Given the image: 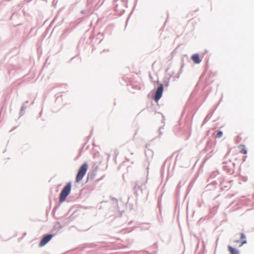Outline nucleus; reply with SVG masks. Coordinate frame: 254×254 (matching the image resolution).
<instances>
[{"label":"nucleus","mask_w":254,"mask_h":254,"mask_svg":"<svg viewBox=\"0 0 254 254\" xmlns=\"http://www.w3.org/2000/svg\"><path fill=\"white\" fill-rule=\"evenodd\" d=\"M88 169V164L87 163H84L79 168L77 174L76 176V182L81 181L85 175L86 174Z\"/></svg>","instance_id":"1"},{"label":"nucleus","mask_w":254,"mask_h":254,"mask_svg":"<svg viewBox=\"0 0 254 254\" xmlns=\"http://www.w3.org/2000/svg\"><path fill=\"white\" fill-rule=\"evenodd\" d=\"M71 188V183H68L65 186L62 190L60 196V202H64L66 197L69 195L70 192Z\"/></svg>","instance_id":"2"},{"label":"nucleus","mask_w":254,"mask_h":254,"mask_svg":"<svg viewBox=\"0 0 254 254\" xmlns=\"http://www.w3.org/2000/svg\"><path fill=\"white\" fill-rule=\"evenodd\" d=\"M163 91V87L162 84H160V86L158 87L157 89L155 94L154 97V99L156 101H158L161 97L162 93Z\"/></svg>","instance_id":"3"},{"label":"nucleus","mask_w":254,"mask_h":254,"mask_svg":"<svg viewBox=\"0 0 254 254\" xmlns=\"http://www.w3.org/2000/svg\"><path fill=\"white\" fill-rule=\"evenodd\" d=\"M52 235H47L44 237L39 243L40 247H43L47 244L52 238Z\"/></svg>","instance_id":"4"},{"label":"nucleus","mask_w":254,"mask_h":254,"mask_svg":"<svg viewBox=\"0 0 254 254\" xmlns=\"http://www.w3.org/2000/svg\"><path fill=\"white\" fill-rule=\"evenodd\" d=\"M191 59L193 62L195 64H199L201 62V60L199 59V57L198 54H194L191 57Z\"/></svg>","instance_id":"5"},{"label":"nucleus","mask_w":254,"mask_h":254,"mask_svg":"<svg viewBox=\"0 0 254 254\" xmlns=\"http://www.w3.org/2000/svg\"><path fill=\"white\" fill-rule=\"evenodd\" d=\"M228 250L230 254H239V251L235 248H233L230 246L228 247Z\"/></svg>","instance_id":"6"},{"label":"nucleus","mask_w":254,"mask_h":254,"mask_svg":"<svg viewBox=\"0 0 254 254\" xmlns=\"http://www.w3.org/2000/svg\"><path fill=\"white\" fill-rule=\"evenodd\" d=\"M238 148L240 149V152L243 154H246L247 153V150L246 149L245 146L243 144H241L238 146Z\"/></svg>","instance_id":"7"},{"label":"nucleus","mask_w":254,"mask_h":254,"mask_svg":"<svg viewBox=\"0 0 254 254\" xmlns=\"http://www.w3.org/2000/svg\"><path fill=\"white\" fill-rule=\"evenodd\" d=\"M246 237L245 235L243 233H241V239H242L243 241L241 242V244L240 245V247L242 246L244 244H245L247 243V241L245 240Z\"/></svg>","instance_id":"8"},{"label":"nucleus","mask_w":254,"mask_h":254,"mask_svg":"<svg viewBox=\"0 0 254 254\" xmlns=\"http://www.w3.org/2000/svg\"><path fill=\"white\" fill-rule=\"evenodd\" d=\"M242 140V137L241 136V135L239 134V135H238L236 137V139H235V141H236V143H239L241 142Z\"/></svg>","instance_id":"9"},{"label":"nucleus","mask_w":254,"mask_h":254,"mask_svg":"<svg viewBox=\"0 0 254 254\" xmlns=\"http://www.w3.org/2000/svg\"><path fill=\"white\" fill-rule=\"evenodd\" d=\"M222 135H223L222 131H218L216 134V137H217V138L221 137L222 136Z\"/></svg>","instance_id":"10"},{"label":"nucleus","mask_w":254,"mask_h":254,"mask_svg":"<svg viewBox=\"0 0 254 254\" xmlns=\"http://www.w3.org/2000/svg\"><path fill=\"white\" fill-rule=\"evenodd\" d=\"M235 242H236V243H238V242H239V241H235Z\"/></svg>","instance_id":"11"}]
</instances>
